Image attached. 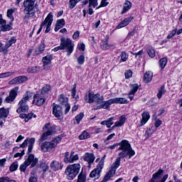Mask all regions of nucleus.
<instances>
[{
  "label": "nucleus",
  "instance_id": "obj_1",
  "mask_svg": "<svg viewBox=\"0 0 182 182\" xmlns=\"http://www.w3.org/2000/svg\"><path fill=\"white\" fill-rule=\"evenodd\" d=\"M119 150H123V151H121L115 160V161L113 163V164L111 166V168L113 170H117L119 167H120V161H122V159H126L129 157V159H131L136 154V152L134 151H129V149L127 146L122 145V146L119 148Z\"/></svg>",
  "mask_w": 182,
  "mask_h": 182
},
{
  "label": "nucleus",
  "instance_id": "obj_2",
  "mask_svg": "<svg viewBox=\"0 0 182 182\" xmlns=\"http://www.w3.org/2000/svg\"><path fill=\"white\" fill-rule=\"evenodd\" d=\"M15 10L14 9H10L7 10V17L9 18L11 22L9 24H6V20L4 19L2 14H0V33L7 32L12 29V22L14 21V13Z\"/></svg>",
  "mask_w": 182,
  "mask_h": 182
},
{
  "label": "nucleus",
  "instance_id": "obj_3",
  "mask_svg": "<svg viewBox=\"0 0 182 182\" xmlns=\"http://www.w3.org/2000/svg\"><path fill=\"white\" fill-rule=\"evenodd\" d=\"M35 2L36 0H24L23 1V19H29V18H32L35 16V14H36V10H35Z\"/></svg>",
  "mask_w": 182,
  "mask_h": 182
},
{
  "label": "nucleus",
  "instance_id": "obj_4",
  "mask_svg": "<svg viewBox=\"0 0 182 182\" xmlns=\"http://www.w3.org/2000/svg\"><path fill=\"white\" fill-rule=\"evenodd\" d=\"M58 50H65L67 52V56H70L73 53V49L75 44L72 42L70 38H60V44L57 47Z\"/></svg>",
  "mask_w": 182,
  "mask_h": 182
},
{
  "label": "nucleus",
  "instance_id": "obj_5",
  "mask_svg": "<svg viewBox=\"0 0 182 182\" xmlns=\"http://www.w3.org/2000/svg\"><path fill=\"white\" fill-rule=\"evenodd\" d=\"M33 96V93L31 92L27 91L24 97H23L18 102V107L16 109L17 113H26L29 110V107L26 103H28V100L29 99H32V97Z\"/></svg>",
  "mask_w": 182,
  "mask_h": 182
},
{
  "label": "nucleus",
  "instance_id": "obj_6",
  "mask_svg": "<svg viewBox=\"0 0 182 182\" xmlns=\"http://www.w3.org/2000/svg\"><path fill=\"white\" fill-rule=\"evenodd\" d=\"M80 171V164H74L67 166L65 174L67 176L68 180H73Z\"/></svg>",
  "mask_w": 182,
  "mask_h": 182
},
{
  "label": "nucleus",
  "instance_id": "obj_7",
  "mask_svg": "<svg viewBox=\"0 0 182 182\" xmlns=\"http://www.w3.org/2000/svg\"><path fill=\"white\" fill-rule=\"evenodd\" d=\"M60 141H62V136L60 135L54 138L50 142L45 141L44 143L41 144V151L44 153L50 151L53 149H55V147H56L58 144L60 143Z\"/></svg>",
  "mask_w": 182,
  "mask_h": 182
},
{
  "label": "nucleus",
  "instance_id": "obj_8",
  "mask_svg": "<svg viewBox=\"0 0 182 182\" xmlns=\"http://www.w3.org/2000/svg\"><path fill=\"white\" fill-rule=\"evenodd\" d=\"M38 161L39 159H38V158H35V156L31 154L23 164L20 166L19 170L20 171L25 173L28 166H31V168H33V167H36V164H38Z\"/></svg>",
  "mask_w": 182,
  "mask_h": 182
},
{
  "label": "nucleus",
  "instance_id": "obj_9",
  "mask_svg": "<svg viewBox=\"0 0 182 182\" xmlns=\"http://www.w3.org/2000/svg\"><path fill=\"white\" fill-rule=\"evenodd\" d=\"M163 174H164V171L159 168L157 172L153 174L152 178L149 182H166L167 178H168V174L164 175L161 181L159 180V178H161Z\"/></svg>",
  "mask_w": 182,
  "mask_h": 182
},
{
  "label": "nucleus",
  "instance_id": "obj_10",
  "mask_svg": "<svg viewBox=\"0 0 182 182\" xmlns=\"http://www.w3.org/2000/svg\"><path fill=\"white\" fill-rule=\"evenodd\" d=\"M117 146H119V147L118 148L119 151H123V149H120L122 146H127L129 151H134V150H133V148H132V145L130 144V143H129V141H127V140H122L119 143H117L113 145H110L107 147V149H109L110 150H114V149H116V147H117Z\"/></svg>",
  "mask_w": 182,
  "mask_h": 182
},
{
  "label": "nucleus",
  "instance_id": "obj_11",
  "mask_svg": "<svg viewBox=\"0 0 182 182\" xmlns=\"http://www.w3.org/2000/svg\"><path fill=\"white\" fill-rule=\"evenodd\" d=\"M68 100H69V98H68L67 97H65L63 95H60L58 97V102L60 105H62L65 107V112H64L65 114H68L69 113V111L70 110V105L68 103Z\"/></svg>",
  "mask_w": 182,
  "mask_h": 182
},
{
  "label": "nucleus",
  "instance_id": "obj_12",
  "mask_svg": "<svg viewBox=\"0 0 182 182\" xmlns=\"http://www.w3.org/2000/svg\"><path fill=\"white\" fill-rule=\"evenodd\" d=\"M52 22H53V14L52 13H49L44 21L42 22L43 24V27L46 25L45 33H48L50 31V26H52Z\"/></svg>",
  "mask_w": 182,
  "mask_h": 182
},
{
  "label": "nucleus",
  "instance_id": "obj_13",
  "mask_svg": "<svg viewBox=\"0 0 182 182\" xmlns=\"http://www.w3.org/2000/svg\"><path fill=\"white\" fill-rule=\"evenodd\" d=\"M18 90H19V87H16L10 91L9 96L5 99L6 103H12V102L16 99V97L18 96Z\"/></svg>",
  "mask_w": 182,
  "mask_h": 182
},
{
  "label": "nucleus",
  "instance_id": "obj_14",
  "mask_svg": "<svg viewBox=\"0 0 182 182\" xmlns=\"http://www.w3.org/2000/svg\"><path fill=\"white\" fill-rule=\"evenodd\" d=\"M28 154L30 153H32V150L33 149V144H35V138H31L30 139H26L22 144L20 146V147H26L28 146Z\"/></svg>",
  "mask_w": 182,
  "mask_h": 182
},
{
  "label": "nucleus",
  "instance_id": "obj_15",
  "mask_svg": "<svg viewBox=\"0 0 182 182\" xmlns=\"http://www.w3.org/2000/svg\"><path fill=\"white\" fill-rule=\"evenodd\" d=\"M28 80V77L25 75H20L16 77L10 81V85H21V83H24Z\"/></svg>",
  "mask_w": 182,
  "mask_h": 182
},
{
  "label": "nucleus",
  "instance_id": "obj_16",
  "mask_svg": "<svg viewBox=\"0 0 182 182\" xmlns=\"http://www.w3.org/2000/svg\"><path fill=\"white\" fill-rule=\"evenodd\" d=\"M100 96V94H93L92 92H88V95H86L85 96V100L87 102V103H93L95 100H96L97 97H99Z\"/></svg>",
  "mask_w": 182,
  "mask_h": 182
},
{
  "label": "nucleus",
  "instance_id": "obj_17",
  "mask_svg": "<svg viewBox=\"0 0 182 182\" xmlns=\"http://www.w3.org/2000/svg\"><path fill=\"white\" fill-rule=\"evenodd\" d=\"M53 114L55 117H60L63 114L62 107L55 103H53Z\"/></svg>",
  "mask_w": 182,
  "mask_h": 182
},
{
  "label": "nucleus",
  "instance_id": "obj_18",
  "mask_svg": "<svg viewBox=\"0 0 182 182\" xmlns=\"http://www.w3.org/2000/svg\"><path fill=\"white\" fill-rule=\"evenodd\" d=\"M33 102H35L36 106H42L46 102V99L42 97L40 94H35L33 95Z\"/></svg>",
  "mask_w": 182,
  "mask_h": 182
},
{
  "label": "nucleus",
  "instance_id": "obj_19",
  "mask_svg": "<svg viewBox=\"0 0 182 182\" xmlns=\"http://www.w3.org/2000/svg\"><path fill=\"white\" fill-rule=\"evenodd\" d=\"M50 167L53 171H58V170L63 168V165L62 163L54 160L50 163Z\"/></svg>",
  "mask_w": 182,
  "mask_h": 182
},
{
  "label": "nucleus",
  "instance_id": "obj_20",
  "mask_svg": "<svg viewBox=\"0 0 182 182\" xmlns=\"http://www.w3.org/2000/svg\"><path fill=\"white\" fill-rule=\"evenodd\" d=\"M134 19V17H133V16H129V17L125 18L117 26V28L122 29V28H124V26H127V25H129V23H130V22H132V21H133Z\"/></svg>",
  "mask_w": 182,
  "mask_h": 182
},
{
  "label": "nucleus",
  "instance_id": "obj_21",
  "mask_svg": "<svg viewBox=\"0 0 182 182\" xmlns=\"http://www.w3.org/2000/svg\"><path fill=\"white\" fill-rule=\"evenodd\" d=\"M112 105H113V100L112 99L107 101H102L101 102V105L97 107V109H105L107 110H109Z\"/></svg>",
  "mask_w": 182,
  "mask_h": 182
},
{
  "label": "nucleus",
  "instance_id": "obj_22",
  "mask_svg": "<svg viewBox=\"0 0 182 182\" xmlns=\"http://www.w3.org/2000/svg\"><path fill=\"white\" fill-rule=\"evenodd\" d=\"M141 124H140V127H141V126H144V124H146L147 123V122H149V120L150 119V112H144L141 114Z\"/></svg>",
  "mask_w": 182,
  "mask_h": 182
},
{
  "label": "nucleus",
  "instance_id": "obj_23",
  "mask_svg": "<svg viewBox=\"0 0 182 182\" xmlns=\"http://www.w3.org/2000/svg\"><path fill=\"white\" fill-rule=\"evenodd\" d=\"M43 130L46 132L48 136H52V134L55 133V129L54 127H51L50 124L48 123V124H46V125L43 128Z\"/></svg>",
  "mask_w": 182,
  "mask_h": 182
},
{
  "label": "nucleus",
  "instance_id": "obj_24",
  "mask_svg": "<svg viewBox=\"0 0 182 182\" xmlns=\"http://www.w3.org/2000/svg\"><path fill=\"white\" fill-rule=\"evenodd\" d=\"M101 48L103 49V50H107L109 49H112V50H113L114 49H116V46L112 44H109L107 40L102 41L101 42Z\"/></svg>",
  "mask_w": 182,
  "mask_h": 182
},
{
  "label": "nucleus",
  "instance_id": "obj_25",
  "mask_svg": "<svg viewBox=\"0 0 182 182\" xmlns=\"http://www.w3.org/2000/svg\"><path fill=\"white\" fill-rule=\"evenodd\" d=\"M95 159V154L93 153H85L84 156L85 161H87L89 164H92Z\"/></svg>",
  "mask_w": 182,
  "mask_h": 182
},
{
  "label": "nucleus",
  "instance_id": "obj_26",
  "mask_svg": "<svg viewBox=\"0 0 182 182\" xmlns=\"http://www.w3.org/2000/svg\"><path fill=\"white\" fill-rule=\"evenodd\" d=\"M112 100V104L114 105H127L129 103V101L126 98L123 97H117V98H113Z\"/></svg>",
  "mask_w": 182,
  "mask_h": 182
},
{
  "label": "nucleus",
  "instance_id": "obj_27",
  "mask_svg": "<svg viewBox=\"0 0 182 182\" xmlns=\"http://www.w3.org/2000/svg\"><path fill=\"white\" fill-rule=\"evenodd\" d=\"M153 79V73L151 71H147L144 75V83H150Z\"/></svg>",
  "mask_w": 182,
  "mask_h": 182
},
{
  "label": "nucleus",
  "instance_id": "obj_28",
  "mask_svg": "<svg viewBox=\"0 0 182 182\" xmlns=\"http://www.w3.org/2000/svg\"><path fill=\"white\" fill-rule=\"evenodd\" d=\"M114 174H116V170L111 168L107 173L105 176L103 181H109L112 177L114 176Z\"/></svg>",
  "mask_w": 182,
  "mask_h": 182
},
{
  "label": "nucleus",
  "instance_id": "obj_29",
  "mask_svg": "<svg viewBox=\"0 0 182 182\" xmlns=\"http://www.w3.org/2000/svg\"><path fill=\"white\" fill-rule=\"evenodd\" d=\"M52 55H48L43 58L42 62L43 63V68L45 69L46 66H48V65H50L52 63V59H53Z\"/></svg>",
  "mask_w": 182,
  "mask_h": 182
},
{
  "label": "nucleus",
  "instance_id": "obj_30",
  "mask_svg": "<svg viewBox=\"0 0 182 182\" xmlns=\"http://www.w3.org/2000/svg\"><path fill=\"white\" fill-rule=\"evenodd\" d=\"M132 9V2H130L129 0H126L123 6V10L122 11V15H124V14H126V12L130 11Z\"/></svg>",
  "mask_w": 182,
  "mask_h": 182
},
{
  "label": "nucleus",
  "instance_id": "obj_31",
  "mask_svg": "<svg viewBox=\"0 0 182 182\" xmlns=\"http://www.w3.org/2000/svg\"><path fill=\"white\" fill-rule=\"evenodd\" d=\"M130 91L129 92V96H134L136 92L139 90V85L137 84H131L129 85Z\"/></svg>",
  "mask_w": 182,
  "mask_h": 182
},
{
  "label": "nucleus",
  "instance_id": "obj_32",
  "mask_svg": "<svg viewBox=\"0 0 182 182\" xmlns=\"http://www.w3.org/2000/svg\"><path fill=\"white\" fill-rule=\"evenodd\" d=\"M126 120H127V119L126 118V116L124 115L121 116L119 118V120L114 123V127H122V126H123V124L126 123Z\"/></svg>",
  "mask_w": 182,
  "mask_h": 182
},
{
  "label": "nucleus",
  "instance_id": "obj_33",
  "mask_svg": "<svg viewBox=\"0 0 182 182\" xmlns=\"http://www.w3.org/2000/svg\"><path fill=\"white\" fill-rule=\"evenodd\" d=\"M45 48L46 46H45V43L41 42L38 48H36V55H41V53H43V50H45Z\"/></svg>",
  "mask_w": 182,
  "mask_h": 182
},
{
  "label": "nucleus",
  "instance_id": "obj_34",
  "mask_svg": "<svg viewBox=\"0 0 182 182\" xmlns=\"http://www.w3.org/2000/svg\"><path fill=\"white\" fill-rule=\"evenodd\" d=\"M100 173H102V171L96 168L91 171V173H90V177H91L92 178H94V177H95L96 178H99L100 177Z\"/></svg>",
  "mask_w": 182,
  "mask_h": 182
},
{
  "label": "nucleus",
  "instance_id": "obj_35",
  "mask_svg": "<svg viewBox=\"0 0 182 182\" xmlns=\"http://www.w3.org/2000/svg\"><path fill=\"white\" fill-rule=\"evenodd\" d=\"M119 56L118 58H121L119 62H126L129 59V54L124 51H120L119 53Z\"/></svg>",
  "mask_w": 182,
  "mask_h": 182
},
{
  "label": "nucleus",
  "instance_id": "obj_36",
  "mask_svg": "<svg viewBox=\"0 0 182 182\" xmlns=\"http://www.w3.org/2000/svg\"><path fill=\"white\" fill-rule=\"evenodd\" d=\"M14 43H16V38L15 37H11L10 40H9L4 46L6 50H8V49H9V48H11V46H12Z\"/></svg>",
  "mask_w": 182,
  "mask_h": 182
},
{
  "label": "nucleus",
  "instance_id": "obj_37",
  "mask_svg": "<svg viewBox=\"0 0 182 182\" xmlns=\"http://www.w3.org/2000/svg\"><path fill=\"white\" fill-rule=\"evenodd\" d=\"M9 114V110L4 107L0 109V119H6Z\"/></svg>",
  "mask_w": 182,
  "mask_h": 182
},
{
  "label": "nucleus",
  "instance_id": "obj_38",
  "mask_svg": "<svg viewBox=\"0 0 182 182\" xmlns=\"http://www.w3.org/2000/svg\"><path fill=\"white\" fill-rule=\"evenodd\" d=\"M146 52H147V54L149 55V58H154V56H156V50L151 46H149L146 48Z\"/></svg>",
  "mask_w": 182,
  "mask_h": 182
},
{
  "label": "nucleus",
  "instance_id": "obj_39",
  "mask_svg": "<svg viewBox=\"0 0 182 182\" xmlns=\"http://www.w3.org/2000/svg\"><path fill=\"white\" fill-rule=\"evenodd\" d=\"M41 70V67L40 66H33V67H28L27 68V72L28 73H38Z\"/></svg>",
  "mask_w": 182,
  "mask_h": 182
},
{
  "label": "nucleus",
  "instance_id": "obj_40",
  "mask_svg": "<svg viewBox=\"0 0 182 182\" xmlns=\"http://www.w3.org/2000/svg\"><path fill=\"white\" fill-rule=\"evenodd\" d=\"M79 140H86V139H90V134L87 132L84 131L79 136Z\"/></svg>",
  "mask_w": 182,
  "mask_h": 182
},
{
  "label": "nucleus",
  "instance_id": "obj_41",
  "mask_svg": "<svg viewBox=\"0 0 182 182\" xmlns=\"http://www.w3.org/2000/svg\"><path fill=\"white\" fill-rule=\"evenodd\" d=\"M159 63L161 70H163V69H164L167 65V58H161Z\"/></svg>",
  "mask_w": 182,
  "mask_h": 182
},
{
  "label": "nucleus",
  "instance_id": "obj_42",
  "mask_svg": "<svg viewBox=\"0 0 182 182\" xmlns=\"http://www.w3.org/2000/svg\"><path fill=\"white\" fill-rule=\"evenodd\" d=\"M52 89V87H50V85H47L46 86H44L42 89H41V95H46L47 93H49V92H50Z\"/></svg>",
  "mask_w": 182,
  "mask_h": 182
},
{
  "label": "nucleus",
  "instance_id": "obj_43",
  "mask_svg": "<svg viewBox=\"0 0 182 182\" xmlns=\"http://www.w3.org/2000/svg\"><path fill=\"white\" fill-rule=\"evenodd\" d=\"M164 93H166L165 87H164V85H161L158 91V94H157L158 99H161L163 95H164Z\"/></svg>",
  "mask_w": 182,
  "mask_h": 182
},
{
  "label": "nucleus",
  "instance_id": "obj_44",
  "mask_svg": "<svg viewBox=\"0 0 182 182\" xmlns=\"http://www.w3.org/2000/svg\"><path fill=\"white\" fill-rule=\"evenodd\" d=\"M83 117H85V114H83V112H80L75 117V121L77 123V124L80 123V121L82 120V119H83Z\"/></svg>",
  "mask_w": 182,
  "mask_h": 182
},
{
  "label": "nucleus",
  "instance_id": "obj_45",
  "mask_svg": "<svg viewBox=\"0 0 182 182\" xmlns=\"http://www.w3.org/2000/svg\"><path fill=\"white\" fill-rule=\"evenodd\" d=\"M10 171H16L18 170V161L14 162L11 166H10Z\"/></svg>",
  "mask_w": 182,
  "mask_h": 182
},
{
  "label": "nucleus",
  "instance_id": "obj_46",
  "mask_svg": "<svg viewBox=\"0 0 182 182\" xmlns=\"http://www.w3.org/2000/svg\"><path fill=\"white\" fill-rule=\"evenodd\" d=\"M56 25L60 26V28H63V26H65V19L61 18L60 20H58L56 22Z\"/></svg>",
  "mask_w": 182,
  "mask_h": 182
},
{
  "label": "nucleus",
  "instance_id": "obj_47",
  "mask_svg": "<svg viewBox=\"0 0 182 182\" xmlns=\"http://www.w3.org/2000/svg\"><path fill=\"white\" fill-rule=\"evenodd\" d=\"M79 65H83L85 63V55H81L77 59Z\"/></svg>",
  "mask_w": 182,
  "mask_h": 182
},
{
  "label": "nucleus",
  "instance_id": "obj_48",
  "mask_svg": "<svg viewBox=\"0 0 182 182\" xmlns=\"http://www.w3.org/2000/svg\"><path fill=\"white\" fill-rule=\"evenodd\" d=\"M90 6L96 8L97 6V0H89V8H90Z\"/></svg>",
  "mask_w": 182,
  "mask_h": 182
},
{
  "label": "nucleus",
  "instance_id": "obj_49",
  "mask_svg": "<svg viewBox=\"0 0 182 182\" xmlns=\"http://www.w3.org/2000/svg\"><path fill=\"white\" fill-rule=\"evenodd\" d=\"M124 75H125V79H130V77L133 76V72L132 71V70H129L125 72Z\"/></svg>",
  "mask_w": 182,
  "mask_h": 182
},
{
  "label": "nucleus",
  "instance_id": "obj_50",
  "mask_svg": "<svg viewBox=\"0 0 182 182\" xmlns=\"http://www.w3.org/2000/svg\"><path fill=\"white\" fill-rule=\"evenodd\" d=\"M114 119V117H110L107 120V127L109 129L113 124V120Z\"/></svg>",
  "mask_w": 182,
  "mask_h": 182
},
{
  "label": "nucleus",
  "instance_id": "obj_51",
  "mask_svg": "<svg viewBox=\"0 0 182 182\" xmlns=\"http://www.w3.org/2000/svg\"><path fill=\"white\" fill-rule=\"evenodd\" d=\"M77 1L75 0H70L69 1V8L70 9H73L75 6H76Z\"/></svg>",
  "mask_w": 182,
  "mask_h": 182
},
{
  "label": "nucleus",
  "instance_id": "obj_52",
  "mask_svg": "<svg viewBox=\"0 0 182 182\" xmlns=\"http://www.w3.org/2000/svg\"><path fill=\"white\" fill-rule=\"evenodd\" d=\"M14 75V73L7 72L4 73L0 74V79H2V77H9V76H12Z\"/></svg>",
  "mask_w": 182,
  "mask_h": 182
},
{
  "label": "nucleus",
  "instance_id": "obj_53",
  "mask_svg": "<svg viewBox=\"0 0 182 182\" xmlns=\"http://www.w3.org/2000/svg\"><path fill=\"white\" fill-rule=\"evenodd\" d=\"M49 135H48L47 134H46V132H44L42 135H41V138L39 139V142L40 143H42V141H45V140H46L47 139H48V136Z\"/></svg>",
  "mask_w": 182,
  "mask_h": 182
},
{
  "label": "nucleus",
  "instance_id": "obj_54",
  "mask_svg": "<svg viewBox=\"0 0 182 182\" xmlns=\"http://www.w3.org/2000/svg\"><path fill=\"white\" fill-rule=\"evenodd\" d=\"M40 167L42 168L43 173H46L49 170V166L46 165V164H41Z\"/></svg>",
  "mask_w": 182,
  "mask_h": 182
},
{
  "label": "nucleus",
  "instance_id": "obj_55",
  "mask_svg": "<svg viewBox=\"0 0 182 182\" xmlns=\"http://www.w3.org/2000/svg\"><path fill=\"white\" fill-rule=\"evenodd\" d=\"M176 33H177V28L173 29L171 33L168 35L167 39H171V38H173Z\"/></svg>",
  "mask_w": 182,
  "mask_h": 182
},
{
  "label": "nucleus",
  "instance_id": "obj_56",
  "mask_svg": "<svg viewBox=\"0 0 182 182\" xmlns=\"http://www.w3.org/2000/svg\"><path fill=\"white\" fill-rule=\"evenodd\" d=\"M76 160H79V156L77 154L73 155L72 157H70V163H73Z\"/></svg>",
  "mask_w": 182,
  "mask_h": 182
},
{
  "label": "nucleus",
  "instance_id": "obj_57",
  "mask_svg": "<svg viewBox=\"0 0 182 182\" xmlns=\"http://www.w3.org/2000/svg\"><path fill=\"white\" fill-rule=\"evenodd\" d=\"M64 161L65 163H70V158H69V152H65L64 156Z\"/></svg>",
  "mask_w": 182,
  "mask_h": 182
},
{
  "label": "nucleus",
  "instance_id": "obj_58",
  "mask_svg": "<svg viewBox=\"0 0 182 182\" xmlns=\"http://www.w3.org/2000/svg\"><path fill=\"white\" fill-rule=\"evenodd\" d=\"M71 97H73V99H75V97H76V85H74V87L71 91Z\"/></svg>",
  "mask_w": 182,
  "mask_h": 182
},
{
  "label": "nucleus",
  "instance_id": "obj_59",
  "mask_svg": "<svg viewBox=\"0 0 182 182\" xmlns=\"http://www.w3.org/2000/svg\"><path fill=\"white\" fill-rule=\"evenodd\" d=\"M80 36V32H79V31H76L73 35V39L74 40L78 39Z\"/></svg>",
  "mask_w": 182,
  "mask_h": 182
},
{
  "label": "nucleus",
  "instance_id": "obj_60",
  "mask_svg": "<svg viewBox=\"0 0 182 182\" xmlns=\"http://www.w3.org/2000/svg\"><path fill=\"white\" fill-rule=\"evenodd\" d=\"M103 167H105V162L100 161L97 168L100 170V171H102V170L103 169Z\"/></svg>",
  "mask_w": 182,
  "mask_h": 182
},
{
  "label": "nucleus",
  "instance_id": "obj_61",
  "mask_svg": "<svg viewBox=\"0 0 182 182\" xmlns=\"http://www.w3.org/2000/svg\"><path fill=\"white\" fill-rule=\"evenodd\" d=\"M28 182H38V177H36V176H31L28 178Z\"/></svg>",
  "mask_w": 182,
  "mask_h": 182
},
{
  "label": "nucleus",
  "instance_id": "obj_62",
  "mask_svg": "<svg viewBox=\"0 0 182 182\" xmlns=\"http://www.w3.org/2000/svg\"><path fill=\"white\" fill-rule=\"evenodd\" d=\"M107 5H109V2H107V0H102L101 1V4H100V6H107Z\"/></svg>",
  "mask_w": 182,
  "mask_h": 182
},
{
  "label": "nucleus",
  "instance_id": "obj_63",
  "mask_svg": "<svg viewBox=\"0 0 182 182\" xmlns=\"http://www.w3.org/2000/svg\"><path fill=\"white\" fill-rule=\"evenodd\" d=\"M85 48H86V46H85V43H80L78 45V49L80 50L85 51Z\"/></svg>",
  "mask_w": 182,
  "mask_h": 182
},
{
  "label": "nucleus",
  "instance_id": "obj_64",
  "mask_svg": "<svg viewBox=\"0 0 182 182\" xmlns=\"http://www.w3.org/2000/svg\"><path fill=\"white\" fill-rule=\"evenodd\" d=\"M154 126L155 127H160V126H161V120L160 119H157L156 122H155V124H154Z\"/></svg>",
  "mask_w": 182,
  "mask_h": 182
}]
</instances>
